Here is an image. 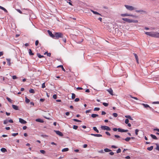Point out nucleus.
<instances>
[{"instance_id": "nucleus-47", "label": "nucleus", "mask_w": 159, "mask_h": 159, "mask_svg": "<svg viewBox=\"0 0 159 159\" xmlns=\"http://www.w3.org/2000/svg\"><path fill=\"white\" fill-rule=\"evenodd\" d=\"M78 128V126L77 125H74L73 126V128L75 129H77Z\"/></svg>"}, {"instance_id": "nucleus-6", "label": "nucleus", "mask_w": 159, "mask_h": 159, "mask_svg": "<svg viewBox=\"0 0 159 159\" xmlns=\"http://www.w3.org/2000/svg\"><path fill=\"white\" fill-rule=\"evenodd\" d=\"M56 134L60 136H62L63 135V134L59 130H54Z\"/></svg>"}, {"instance_id": "nucleus-60", "label": "nucleus", "mask_w": 159, "mask_h": 159, "mask_svg": "<svg viewBox=\"0 0 159 159\" xmlns=\"http://www.w3.org/2000/svg\"><path fill=\"white\" fill-rule=\"evenodd\" d=\"M73 120L76 122H81V121L75 119H73Z\"/></svg>"}, {"instance_id": "nucleus-4", "label": "nucleus", "mask_w": 159, "mask_h": 159, "mask_svg": "<svg viewBox=\"0 0 159 159\" xmlns=\"http://www.w3.org/2000/svg\"><path fill=\"white\" fill-rule=\"evenodd\" d=\"M125 6L127 10L129 11H132L135 10L136 9L134 7L131 6L125 5Z\"/></svg>"}, {"instance_id": "nucleus-59", "label": "nucleus", "mask_w": 159, "mask_h": 159, "mask_svg": "<svg viewBox=\"0 0 159 159\" xmlns=\"http://www.w3.org/2000/svg\"><path fill=\"white\" fill-rule=\"evenodd\" d=\"M53 98L54 99H57V95L56 94H54L53 96Z\"/></svg>"}, {"instance_id": "nucleus-46", "label": "nucleus", "mask_w": 159, "mask_h": 159, "mask_svg": "<svg viewBox=\"0 0 159 159\" xmlns=\"http://www.w3.org/2000/svg\"><path fill=\"white\" fill-rule=\"evenodd\" d=\"M139 131V130L138 129H136L135 130V134L136 135H138V132Z\"/></svg>"}, {"instance_id": "nucleus-44", "label": "nucleus", "mask_w": 159, "mask_h": 159, "mask_svg": "<svg viewBox=\"0 0 159 159\" xmlns=\"http://www.w3.org/2000/svg\"><path fill=\"white\" fill-rule=\"evenodd\" d=\"M102 104L105 107H107L108 106V103L106 102H103Z\"/></svg>"}, {"instance_id": "nucleus-53", "label": "nucleus", "mask_w": 159, "mask_h": 159, "mask_svg": "<svg viewBox=\"0 0 159 159\" xmlns=\"http://www.w3.org/2000/svg\"><path fill=\"white\" fill-rule=\"evenodd\" d=\"M39 43V42L38 40H37L35 42V45L36 46H37Z\"/></svg>"}, {"instance_id": "nucleus-32", "label": "nucleus", "mask_w": 159, "mask_h": 159, "mask_svg": "<svg viewBox=\"0 0 159 159\" xmlns=\"http://www.w3.org/2000/svg\"><path fill=\"white\" fill-rule=\"evenodd\" d=\"M69 149L68 148H64L62 149V152H66L68 151Z\"/></svg>"}, {"instance_id": "nucleus-54", "label": "nucleus", "mask_w": 159, "mask_h": 159, "mask_svg": "<svg viewBox=\"0 0 159 159\" xmlns=\"http://www.w3.org/2000/svg\"><path fill=\"white\" fill-rule=\"evenodd\" d=\"M45 87V83H44L42 84V88H44Z\"/></svg>"}, {"instance_id": "nucleus-2", "label": "nucleus", "mask_w": 159, "mask_h": 159, "mask_svg": "<svg viewBox=\"0 0 159 159\" xmlns=\"http://www.w3.org/2000/svg\"><path fill=\"white\" fill-rule=\"evenodd\" d=\"M63 34L60 32H55L54 39H57L59 38L63 37Z\"/></svg>"}, {"instance_id": "nucleus-20", "label": "nucleus", "mask_w": 159, "mask_h": 159, "mask_svg": "<svg viewBox=\"0 0 159 159\" xmlns=\"http://www.w3.org/2000/svg\"><path fill=\"white\" fill-rule=\"evenodd\" d=\"M0 9H1L4 11L6 13H7L8 12L7 10L4 7L1 6H0Z\"/></svg>"}, {"instance_id": "nucleus-7", "label": "nucleus", "mask_w": 159, "mask_h": 159, "mask_svg": "<svg viewBox=\"0 0 159 159\" xmlns=\"http://www.w3.org/2000/svg\"><path fill=\"white\" fill-rule=\"evenodd\" d=\"M47 32H48V34L52 38L54 39V34H53L52 32L49 30H48L47 31Z\"/></svg>"}, {"instance_id": "nucleus-40", "label": "nucleus", "mask_w": 159, "mask_h": 159, "mask_svg": "<svg viewBox=\"0 0 159 159\" xmlns=\"http://www.w3.org/2000/svg\"><path fill=\"white\" fill-rule=\"evenodd\" d=\"M6 99L8 100V102H12V100H11L10 98H8V97H7L6 98Z\"/></svg>"}, {"instance_id": "nucleus-24", "label": "nucleus", "mask_w": 159, "mask_h": 159, "mask_svg": "<svg viewBox=\"0 0 159 159\" xmlns=\"http://www.w3.org/2000/svg\"><path fill=\"white\" fill-rule=\"evenodd\" d=\"M93 129L94 131H96L97 133H99V130L97 129V127H93Z\"/></svg>"}, {"instance_id": "nucleus-57", "label": "nucleus", "mask_w": 159, "mask_h": 159, "mask_svg": "<svg viewBox=\"0 0 159 159\" xmlns=\"http://www.w3.org/2000/svg\"><path fill=\"white\" fill-rule=\"evenodd\" d=\"M153 104H159V101L153 102H152Z\"/></svg>"}, {"instance_id": "nucleus-34", "label": "nucleus", "mask_w": 159, "mask_h": 159, "mask_svg": "<svg viewBox=\"0 0 159 159\" xmlns=\"http://www.w3.org/2000/svg\"><path fill=\"white\" fill-rule=\"evenodd\" d=\"M104 151H105V152H108L111 151V150L110 149H109L108 148H105L104 149Z\"/></svg>"}, {"instance_id": "nucleus-28", "label": "nucleus", "mask_w": 159, "mask_h": 159, "mask_svg": "<svg viewBox=\"0 0 159 159\" xmlns=\"http://www.w3.org/2000/svg\"><path fill=\"white\" fill-rule=\"evenodd\" d=\"M57 67H61V68H62V70L63 71H66V70H65V69H64V68L63 66L62 65H59V66H57Z\"/></svg>"}, {"instance_id": "nucleus-9", "label": "nucleus", "mask_w": 159, "mask_h": 159, "mask_svg": "<svg viewBox=\"0 0 159 159\" xmlns=\"http://www.w3.org/2000/svg\"><path fill=\"white\" fill-rule=\"evenodd\" d=\"M19 122L22 124H25L27 123L26 121L21 118L19 119Z\"/></svg>"}, {"instance_id": "nucleus-61", "label": "nucleus", "mask_w": 159, "mask_h": 159, "mask_svg": "<svg viewBox=\"0 0 159 159\" xmlns=\"http://www.w3.org/2000/svg\"><path fill=\"white\" fill-rule=\"evenodd\" d=\"M105 134L107 135H108V136H110L111 135V134H110V133L109 132H108V131H106L105 132Z\"/></svg>"}, {"instance_id": "nucleus-33", "label": "nucleus", "mask_w": 159, "mask_h": 159, "mask_svg": "<svg viewBox=\"0 0 159 159\" xmlns=\"http://www.w3.org/2000/svg\"><path fill=\"white\" fill-rule=\"evenodd\" d=\"M37 56L39 58H42L44 57V56L41 55L39 53H37Z\"/></svg>"}, {"instance_id": "nucleus-43", "label": "nucleus", "mask_w": 159, "mask_h": 159, "mask_svg": "<svg viewBox=\"0 0 159 159\" xmlns=\"http://www.w3.org/2000/svg\"><path fill=\"white\" fill-rule=\"evenodd\" d=\"M100 108L99 107H95L94 109V111H98L100 110Z\"/></svg>"}, {"instance_id": "nucleus-14", "label": "nucleus", "mask_w": 159, "mask_h": 159, "mask_svg": "<svg viewBox=\"0 0 159 159\" xmlns=\"http://www.w3.org/2000/svg\"><path fill=\"white\" fill-rule=\"evenodd\" d=\"M122 19L125 22H127L129 23L130 19H128V18H123Z\"/></svg>"}, {"instance_id": "nucleus-25", "label": "nucleus", "mask_w": 159, "mask_h": 159, "mask_svg": "<svg viewBox=\"0 0 159 159\" xmlns=\"http://www.w3.org/2000/svg\"><path fill=\"white\" fill-rule=\"evenodd\" d=\"M1 151L3 152H5L7 151V149L4 148H2L1 149Z\"/></svg>"}, {"instance_id": "nucleus-12", "label": "nucleus", "mask_w": 159, "mask_h": 159, "mask_svg": "<svg viewBox=\"0 0 159 159\" xmlns=\"http://www.w3.org/2000/svg\"><path fill=\"white\" fill-rule=\"evenodd\" d=\"M12 108L15 110H19L18 107L16 105L13 104L12 105Z\"/></svg>"}, {"instance_id": "nucleus-31", "label": "nucleus", "mask_w": 159, "mask_h": 159, "mask_svg": "<svg viewBox=\"0 0 159 159\" xmlns=\"http://www.w3.org/2000/svg\"><path fill=\"white\" fill-rule=\"evenodd\" d=\"M29 52L30 55H33L34 54L32 52L31 50L30 49H29Z\"/></svg>"}, {"instance_id": "nucleus-19", "label": "nucleus", "mask_w": 159, "mask_h": 159, "mask_svg": "<svg viewBox=\"0 0 159 159\" xmlns=\"http://www.w3.org/2000/svg\"><path fill=\"white\" fill-rule=\"evenodd\" d=\"M138 22V20H132V19H130V22L129 23H136Z\"/></svg>"}, {"instance_id": "nucleus-21", "label": "nucleus", "mask_w": 159, "mask_h": 159, "mask_svg": "<svg viewBox=\"0 0 159 159\" xmlns=\"http://www.w3.org/2000/svg\"><path fill=\"white\" fill-rule=\"evenodd\" d=\"M125 117L131 120H133V119L129 115H126L125 116Z\"/></svg>"}, {"instance_id": "nucleus-13", "label": "nucleus", "mask_w": 159, "mask_h": 159, "mask_svg": "<svg viewBox=\"0 0 159 159\" xmlns=\"http://www.w3.org/2000/svg\"><path fill=\"white\" fill-rule=\"evenodd\" d=\"M133 54L135 57V58L136 59L137 63H139V59L137 55L135 53H133Z\"/></svg>"}, {"instance_id": "nucleus-45", "label": "nucleus", "mask_w": 159, "mask_h": 159, "mask_svg": "<svg viewBox=\"0 0 159 159\" xmlns=\"http://www.w3.org/2000/svg\"><path fill=\"white\" fill-rule=\"evenodd\" d=\"M40 151L41 153H42L43 154H44L45 153V151L44 150H40Z\"/></svg>"}, {"instance_id": "nucleus-50", "label": "nucleus", "mask_w": 159, "mask_h": 159, "mask_svg": "<svg viewBox=\"0 0 159 159\" xmlns=\"http://www.w3.org/2000/svg\"><path fill=\"white\" fill-rule=\"evenodd\" d=\"M149 108L152 112H154L155 111L151 107H150Z\"/></svg>"}, {"instance_id": "nucleus-27", "label": "nucleus", "mask_w": 159, "mask_h": 159, "mask_svg": "<svg viewBox=\"0 0 159 159\" xmlns=\"http://www.w3.org/2000/svg\"><path fill=\"white\" fill-rule=\"evenodd\" d=\"M122 139L123 140H125L126 141V142H128L130 140V137H127L126 138L124 139Z\"/></svg>"}, {"instance_id": "nucleus-42", "label": "nucleus", "mask_w": 159, "mask_h": 159, "mask_svg": "<svg viewBox=\"0 0 159 159\" xmlns=\"http://www.w3.org/2000/svg\"><path fill=\"white\" fill-rule=\"evenodd\" d=\"M112 115L114 117H116L118 116V114L117 113H114L112 114Z\"/></svg>"}, {"instance_id": "nucleus-62", "label": "nucleus", "mask_w": 159, "mask_h": 159, "mask_svg": "<svg viewBox=\"0 0 159 159\" xmlns=\"http://www.w3.org/2000/svg\"><path fill=\"white\" fill-rule=\"evenodd\" d=\"M16 10L18 12L20 13V14H23L22 12L20 9H17Z\"/></svg>"}, {"instance_id": "nucleus-64", "label": "nucleus", "mask_w": 159, "mask_h": 159, "mask_svg": "<svg viewBox=\"0 0 159 159\" xmlns=\"http://www.w3.org/2000/svg\"><path fill=\"white\" fill-rule=\"evenodd\" d=\"M80 99L79 98H76L75 99V102H78L79 101Z\"/></svg>"}, {"instance_id": "nucleus-1", "label": "nucleus", "mask_w": 159, "mask_h": 159, "mask_svg": "<svg viewBox=\"0 0 159 159\" xmlns=\"http://www.w3.org/2000/svg\"><path fill=\"white\" fill-rule=\"evenodd\" d=\"M145 34L148 35L155 38H159V33L156 32H145Z\"/></svg>"}, {"instance_id": "nucleus-35", "label": "nucleus", "mask_w": 159, "mask_h": 159, "mask_svg": "<svg viewBox=\"0 0 159 159\" xmlns=\"http://www.w3.org/2000/svg\"><path fill=\"white\" fill-rule=\"evenodd\" d=\"M29 92L31 93H35L33 89H30L29 90Z\"/></svg>"}, {"instance_id": "nucleus-8", "label": "nucleus", "mask_w": 159, "mask_h": 159, "mask_svg": "<svg viewBox=\"0 0 159 159\" xmlns=\"http://www.w3.org/2000/svg\"><path fill=\"white\" fill-rule=\"evenodd\" d=\"M121 16H134L132 14H129L127 13L125 14H121Z\"/></svg>"}, {"instance_id": "nucleus-55", "label": "nucleus", "mask_w": 159, "mask_h": 159, "mask_svg": "<svg viewBox=\"0 0 159 159\" xmlns=\"http://www.w3.org/2000/svg\"><path fill=\"white\" fill-rule=\"evenodd\" d=\"M12 79L13 80H15L17 79V77L16 75H13L12 77Z\"/></svg>"}, {"instance_id": "nucleus-41", "label": "nucleus", "mask_w": 159, "mask_h": 159, "mask_svg": "<svg viewBox=\"0 0 159 159\" xmlns=\"http://www.w3.org/2000/svg\"><path fill=\"white\" fill-rule=\"evenodd\" d=\"M8 123V120H6L3 121V123L5 124H7Z\"/></svg>"}, {"instance_id": "nucleus-63", "label": "nucleus", "mask_w": 159, "mask_h": 159, "mask_svg": "<svg viewBox=\"0 0 159 159\" xmlns=\"http://www.w3.org/2000/svg\"><path fill=\"white\" fill-rule=\"evenodd\" d=\"M114 136H115V137L116 138H120V136H119V135H114Z\"/></svg>"}, {"instance_id": "nucleus-36", "label": "nucleus", "mask_w": 159, "mask_h": 159, "mask_svg": "<svg viewBox=\"0 0 159 159\" xmlns=\"http://www.w3.org/2000/svg\"><path fill=\"white\" fill-rule=\"evenodd\" d=\"M75 97V94L74 93H72V96H71V98L72 99H74Z\"/></svg>"}, {"instance_id": "nucleus-39", "label": "nucleus", "mask_w": 159, "mask_h": 159, "mask_svg": "<svg viewBox=\"0 0 159 159\" xmlns=\"http://www.w3.org/2000/svg\"><path fill=\"white\" fill-rule=\"evenodd\" d=\"M95 137H101L102 136V135L101 134H95Z\"/></svg>"}, {"instance_id": "nucleus-22", "label": "nucleus", "mask_w": 159, "mask_h": 159, "mask_svg": "<svg viewBox=\"0 0 159 159\" xmlns=\"http://www.w3.org/2000/svg\"><path fill=\"white\" fill-rule=\"evenodd\" d=\"M91 12H92L93 14H96V15H100L101 16V15L99 14V13H98V12L96 11H93V10H91Z\"/></svg>"}, {"instance_id": "nucleus-56", "label": "nucleus", "mask_w": 159, "mask_h": 159, "mask_svg": "<svg viewBox=\"0 0 159 159\" xmlns=\"http://www.w3.org/2000/svg\"><path fill=\"white\" fill-rule=\"evenodd\" d=\"M130 97L131 98H132L134 99H135L136 100H138V98L136 97H132L131 95H130Z\"/></svg>"}, {"instance_id": "nucleus-51", "label": "nucleus", "mask_w": 159, "mask_h": 159, "mask_svg": "<svg viewBox=\"0 0 159 159\" xmlns=\"http://www.w3.org/2000/svg\"><path fill=\"white\" fill-rule=\"evenodd\" d=\"M149 108L152 112H154L155 111L151 107H150Z\"/></svg>"}, {"instance_id": "nucleus-30", "label": "nucleus", "mask_w": 159, "mask_h": 159, "mask_svg": "<svg viewBox=\"0 0 159 159\" xmlns=\"http://www.w3.org/2000/svg\"><path fill=\"white\" fill-rule=\"evenodd\" d=\"M25 102L26 103H28L30 102V100L26 97H25Z\"/></svg>"}, {"instance_id": "nucleus-16", "label": "nucleus", "mask_w": 159, "mask_h": 159, "mask_svg": "<svg viewBox=\"0 0 159 159\" xmlns=\"http://www.w3.org/2000/svg\"><path fill=\"white\" fill-rule=\"evenodd\" d=\"M35 121L40 123H43L44 122L42 120L39 118L36 119Z\"/></svg>"}, {"instance_id": "nucleus-15", "label": "nucleus", "mask_w": 159, "mask_h": 159, "mask_svg": "<svg viewBox=\"0 0 159 159\" xmlns=\"http://www.w3.org/2000/svg\"><path fill=\"white\" fill-rule=\"evenodd\" d=\"M141 104H142V105L143 106H144V108H149V107H150V106L147 104L142 103Z\"/></svg>"}, {"instance_id": "nucleus-58", "label": "nucleus", "mask_w": 159, "mask_h": 159, "mask_svg": "<svg viewBox=\"0 0 159 159\" xmlns=\"http://www.w3.org/2000/svg\"><path fill=\"white\" fill-rule=\"evenodd\" d=\"M18 134V133H13L12 134V136H15Z\"/></svg>"}, {"instance_id": "nucleus-18", "label": "nucleus", "mask_w": 159, "mask_h": 159, "mask_svg": "<svg viewBox=\"0 0 159 159\" xmlns=\"http://www.w3.org/2000/svg\"><path fill=\"white\" fill-rule=\"evenodd\" d=\"M150 136L152 139H156V140L157 139V137L155 135H153L152 134H151Z\"/></svg>"}, {"instance_id": "nucleus-52", "label": "nucleus", "mask_w": 159, "mask_h": 159, "mask_svg": "<svg viewBox=\"0 0 159 159\" xmlns=\"http://www.w3.org/2000/svg\"><path fill=\"white\" fill-rule=\"evenodd\" d=\"M149 108L152 112H154L155 111L151 107H150Z\"/></svg>"}, {"instance_id": "nucleus-29", "label": "nucleus", "mask_w": 159, "mask_h": 159, "mask_svg": "<svg viewBox=\"0 0 159 159\" xmlns=\"http://www.w3.org/2000/svg\"><path fill=\"white\" fill-rule=\"evenodd\" d=\"M153 146H151L149 147H148L147 148V150L149 151H151L153 149Z\"/></svg>"}, {"instance_id": "nucleus-11", "label": "nucleus", "mask_w": 159, "mask_h": 159, "mask_svg": "<svg viewBox=\"0 0 159 159\" xmlns=\"http://www.w3.org/2000/svg\"><path fill=\"white\" fill-rule=\"evenodd\" d=\"M135 12L137 13H142L143 12L144 13H146V11L142 10H136Z\"/></svg>"}, {"instance_id": "nucleus-49", "label": "nucleus", "mask_w": 159, "mask_h": 159, "mask_svg": "<svg viewBox=\"0 0 159 159\" xmlns=\"http://www.w3.org/2000/svg\"><path fill=\"white\" fill-rule=\"evenodd\" d=\"M129 122V119H126L125 120V123L126 124L128 123Z\"/></svg>"}, {"instance_id": "nucleus-23", "label": "nucleus", "mask_w": 159, "mask_h": 159, "mask_svg": "<svg viewBox=\"0 0 159 159\" xmlns=\"http://www.w3.org/2000/svg\"><path fill=\"white\" fill-rule=\"evenodd\" d=\"M0 79L2 80V82L4 83V81L5 80V78L4 77L1 76L0 77Z\"/></svg>"}, {"instance_id": "nucleus-48", "label": "nucleus", "mask_w": 159, "mask_h": 159, "mask_svg": "<svg viewBox=\"0 0 159 159\" xmlns=\"http://www.w3.org/2000/svg\"><path fill=\"white\" fill-rule=\"evenodd\" d=\"M121 152V149L120 148H118L116 151V153H119Z\"/></svg>"}, {"instance_id": "nucleus-10", "label": "nucleus", "mask_w": 159, "mask_h": 159, "mask_svg": "<svg viewBox=\"0 0 159 159\" xmlns=\"http://www.w3.org/2000/svg\"><path fill=\"white\" fill-rule=\"evenodd\" d=\"M109 93L111 94V95H113V90L112 89H108L107 90Z\"/></svg>"}, {"instance_id": "nucleus-26", "label": "nucleus", "mask_w": 159, "mask_h": 159, "mask_svg": "<svg viewBox=\"0 0 159 159\" xmlns=\"http://www.w3.org/2000/svg\"><path fill=\"white\" fill-rule=\"evenodd\" d=\"M98 115L96 114H93L91 115V117L93 118H95L98 116Z\"/></svg>"}, {"instance_id": "nucleus-38", "label": "nucleus", "mask_w": 159, "mask_h": 159, "mask_svg": "<svg viewBox=\"0 0 159 159\" xmlns=\"http://www.w3.org/2000/svg\"><path fill=\"white\" fill-rule=\"evenodd\" d=\"M62 38V41L65 43H66V39L65 38L64 36V35H63V37L61 38Z\"/></svg>"}, {"instance_id": "nucleus-3", "label": "nucleus", "mask_w": 159, "mask_h": 159, "mask_svg": "<svg viewBox=\"0 0 159 159\" xmlns=\"http://www.w3.org/2000/svg\"><path fill=\"white\" fill-rule=\"evenodd\" d=\"M112 129L114 131H116L117 130H118L119 132H127L128 131V130H127V129L125 130V129H121L120 128H119L118 129H117L116 128H113Z\"/></svg>"}, {"instance_id": "nucleus-17", "label": "nucleus", "mask_w": 159, "mask_h": 159, "mask_svg": "<svg viewBox=\"0 0 159 159\" xmlns=\"http://www.w3.org/2000/svg\"><path fill=\"white\" fill-rule=\"evenodd\" d=\"M6 60L7 61V63L9 66H10L11 65V59L10 58H7Z\"/></svg>"}, {"instance_id": "nucleus-5", "label": "nucleus", "mask_w": 159, "mask_h": 159, "mask_svg": "<svg viewBox=\"0 0 159 159\" xmlns=\"http://www.w3.org/2000/svg\"><path fill=\"white\" fill-rule=\"evenodd\" d=\"M101 128L103 130H106L107 131H110L111 130V128L107 126L102 125L101 126Z\"/></svg>"}, {"instance_id": "nucleus-37", "label": "nucleus", "mask_w": 159, "mask_h": 159, "mask_svg": "<svg viewBox=\"0 0 159 159\" xmlns=\"http://www.w3.org/2000/svg\"><path fill=\"white\" fill-rule=\"evenodd\" d=\"M156 149L158 151H159V144L157 143L156 144Z\"/></svg>"}]
</instances>
